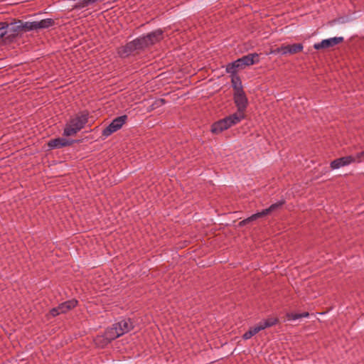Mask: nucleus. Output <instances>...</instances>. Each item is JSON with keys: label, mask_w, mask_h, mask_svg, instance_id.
Instances as JSON below:
<instances>
[{"label": "nucleus", "mask_w": 364, "mask_h": 364, "mask_svg": "<svg viewBox=\"0 0 364 364\" xmlns=\"http://www.w3.org/2000/svg\"><path fill=\"white\" fill-rule=\"evenodd\" d=\"M162 31L159 29L142 36L127 43L125 46H121L117 49V53L121 58H127L135 53L144 50L150 45L159 41L162 38Z\"/></svg>", "instance_id": "nucleus-1"}, {"label": "nucleus", "mask_w": 364, "mask_h": 364, "mask_svg": "<svg viewBox=\"0 0 364 364\" xmlns=\"http://www.w3.org/2000/svg\"><path fill=\"white\" fill-rule=\"evenodd\" d=\"M90 112L87 110L79 112L71 117L65 124L63 129V136H70L76 134L88 122Z\"/></svg>", "instance_id": "nucleus-2"}, {"label": "nucleus", "mask_w": 364, "mask_h": 364, "mask_svg": "<svg viewBox=\"0 0 364 364\" xmlns=\"http://www.w3.org/2000/svg\"><path fill=\"white\" fill-rule=\"evenodd\" d=\"M243 119V116L239 114H232L222 119H220L214 122L211 126V132L215 134H218L223 131L229 129L233 125H235Z\"/></svg>", "instance_id": "nucleus-3"}, {"label": "nucleus", "mask_w": 364, "mask_h": 364, "mask_svg": "<svg viewBox=\"0 0 364 364\" xmlns=\"http://www.w3.org/2000/svg\"><path fill=\"white\" fill-rule=\"evenodd\" d=\"M233 100L237 107V112L235 114L243 116V119H245V112L248 106V99L245 91L233 92Z\"/></svg>", "instance_id": "nucleus-4"}, {"label": "nucleus", "mask_w": 364, "mask_h": 364, "mask_svg": "<svg viewBox=\"0 0 364 364\" xmlns=\"http://www.w3.org/2000/svg\"><path fill=\"white\" fill-rule=\"evenodd\" d=\"M127 119V115H122L114 119L112 122L102 130V136L107 137L114 132L118 131L125 124Z\"/></svg>", "instance_id": "nucleus-5"}, {"label": "nucleus", "mask_w": 364, "mask_h": 364, "mask_svg": "<svg viewBox=\"0 0 364 364\" xmlns=\"http://www.w3.org/2000/svg\"><path fill=\"white\" fill-rule=\"evenodd\" d=\"M259 55L256 53H249L246 55L242 56L240 58L235 60L239 70H243L247 66H250L259 63Z\"/></svg>", "instance_id": "nucleus-6"}, {"label": "nucleus", "mask_w": 364, "mask_h": 364, "mask_svg": "<svg viewBox=\"0 0 364 364\" xmlns=\"http://www.w3.org/2000/svg\"><path fill=\"white\" fill-rule=\"evenodd\" d=\"M344 41L343 37H333L327 39H323L319 43L314 45V48L316 50L326 49L332 48L338 44Z\"/></svg>", "instance_id": "nucleus-7"}, {"label": "nucleus", "mask_w": 364, "mask_h": 364, "mask_svg": "<svg viewBox=\"0 0 364 364\" xmlns=\"http://www.w3.org/2000/svg\"><path fill=\"white\" fill-rule=\"evenodd\" d=\"M113 326L117 328L122 336L134 328V323L131 318H122L119 321L114 323Z\"/></svg>", "instance_id": "nucleus-8"}, {"label": "nucleus", "mask_w": 364, "mask_h": 364, "mask_svg": "<svg viewBox=\"0 0 364 364\" xmlns=\"http://www.w3.org/2000/svg\"><path fill=\"white\" fill-rule=\"evenodd\" d=\"M77 141V140H69L65 138L58 137L49 140L47 144L50 149H55L71 146L73 143Z\"/></svg>", "instance_id": "nucleus-9"}, {"label": "nucleus", "mask_w": 364, "mask_h": 364, "mask_svg": "<svg viewBox=\"0 0 364 364\" xmlns=\"http://www.w3.org/2000/svg\"><path fill=\"white\" fill-rule=\"evenodd\" d=\"M353 163H355V159L352 155H349L332 161L330 164V167L332 170H334L348 166Z\"/></svg>", "instance_id": "nucleus-10"}, {"label": "nucleus", "mask_w": 364, "mask_h": 364, "mask_svg": "<svg viewBox=\"0 0 364 364\" xmlns=\"http://www.w3.org/2000/svg\"><path fill=\"white\" fill-rule=\"evenodd\" d=\"M78 301L76 299H71L63 302L58 305L61 314H65L68 311L74 309L77 305Z\"/></svg>", "instance_id": "nucleus-11"}, {"label": "nucleus", "mask_w": 364, "mask_h": 364, "mask_svg": "<svg viewBox=\"0 0 364 364\" xmlns=\"http://www.w3.org/2000/svg\"><path fill=\"white\" fill-rule=\"evenodd\" d=\"M103 334L107 337V339L111 342L121 336L117 328L113 326V325L112 327L107 328Z\"/></svg>", "instance_id": "nucleus-12"}, {"label": "nucleus", "mask_w": 364, "mask_h": 364, "mask_svg": "<svg viewBox=\"0 0 364 364\" xmlns=\"http://www.w3.org/2000/svg\"><path fill=\"white\" fill-rule=\"evenodd\" d=\"M304 48L302 43H294L291 45L285 46V50L284 51V54H296L299 52H301Z\"/></svg>", "instance_id": "nucleus-13"}, {"label": "nucleus", "mask_w": 364, "mask_h": 364, "mask_svg": "<svg viewBox=\"0 0 364 364\" xmlns=\"http://www.w3.org/2000/svg\"><path fill=\"white\" fill-rule=\"evenodd\" d=\"M53 24H20L18 27L24 31H30L40 28H48Z\"/></svg>", "instance_id": "nucleus-14"}, {"label": "nucleus", "mask_w": 364, "mask_h": 364, "mask_svg": "<svg viewBox=\"0 0 364 364\" xmlns=\"http://www.w3.org/2000/svg\"><path fill=\"white\" fill-rule=\"evenodd\" d=\"M279 323V319L277 317H269L265 320L259 322V325L262 330H264L267 328L272 327L277 325Z\"/></svg>", "instance_id": "nucleus-15"}, {"label": "nucleus", "mask_w": 364, "mask_h": 364, "mask_svg": "<svg viewBox=\"0 0 364 364\" xmlns=\"http://www.w3.org/2000/svg\"><path fill=\"white\" fill-rule=\"evenodd\" d=\"M231 83L234 92L244 90L240 77L238 75L231 76Z\"/></svg>", "instance_id": "nucleus-16"}, {"label": "nucleus", "mask_w": 364, "mask_h": 364, "mask_svg": "<svg viewBox=\"0 0 364 364\" xmlns=\"http://www.w3.org/2000/svg\"><path fill=\"white\" fill-rule=\"evenodd\" d=\"M285 203H286L285 200H284V199L280 200L278 202L272 204L269 208L264 209L262 210H263L264 215H267L272 213V212H274V211L277 210L278 209L281 208L285 204Z\"/></svg>", "instance_id": "nucleus-17"}, {"label": "nucleus", "mask_w": 364, "mask_h": 364, "mask_svg": "<svg viewBox=\"0 0 364 364\" xmlns=\"http://www.w3.org/2000/svg\"><path fill=\"white\" fill-rule=\"evenodd\" d=\"M94 341L97 347L102 348H105L111 343V341L107 339V337H105L104 334L97 336Z\"/></svg>", "instance_id": "nucleus-18"}, {"label": "nucleus", "mask_w": 364, "mask_h": 364, "mask_svg": "<svg viewBox=\"0 0 364 364\" xmlns=\"http://www.w3.org/2000/svg\"><path fill=\"white\" fill-rule=\"evenodd\" d=\"M4 23V21H0ZM4 23H9V21H4ZM10 23H24L22 20L12 18ZM25 23H54L52 18L36 19L33 21H26Z\"/></svg>", "instance_id": "nucleus-19"}, {"label": "nucleus", "mask_w": 364, "mask_h": 364, "mask_svg": "<svg viewBox=\"0 0 364 364\" xmlns=\"http://www.w3.org/2000/svg\"><path fill=\"white\" fill-rule=\"evenodd\" d=\"M93 4L94 2L92 0H79L77 2L73 5V9H81Z\"/></svg>", "instance_id": "nucleus-20"}, {"label": "nucleus", "mask_w": 364, "mask_h": 364, "mask_svg": "<svg viewBox=\"0 0 364 364\" xmlns=\"http://www.w3.org/2000/svg\"><path fill=\"white\" fill-rule=\"evenodd\" d=\"M309 316L308 312H303L301 314H295V313H287L286 316L288 320L295 321L302 318H306Z\"/></svg>", "instance_id": "nucleus-21"}, {"label": "nucleus", "mask_w": 364, "mask_h": 364, "mask_svg": "<svg viewBox=\"0 0 364 364\" xmlns=\"http://www.w3.org/2000/svg\"><path fill=\"white\" fill-rule=\"evenodd\" d=\"M237 70H239V69L235 61L230 63L226 65V72L231 75L230 77L232 75H237Z\"/></svg>", "instance_id": "nucleus-22"}, {"label": "nucleus", "mask_w": 364, "mask_h": 364, "mask_svg": "<svg viewBox=\"0 0 364 364\" xmlns=\"http://www.w3.org/2000/svg\"><path fill=\"white\" fill-rule=\"evenodd\" d=\"M264 216H265V215H264L263 210H262L260 212H257V213L252 215L251 216L248 217L247 219L250 220V222L256 220L257 219L264 217Z\"/></svg>", "instance_id": "nucleus-23"}, {"label": "nucleus", "mask_w": 364, "mask_h": 364, "mask_svg": "<svg viewBox=\"0 0 364 364\" xmlns=\"http://www.w3.org/2000/svg\"><path fill=\"white\" fill-rule=\"evenodd\" d=\"M260 331H262L261 327L259 326V323H257L256 326L250 328L248 331L250 333L252 336L256 335L257 333H259Z\"/></svg>", "instance_id": "nucleus-24"}, {"label": "nucleus", "mask_w": 364, "mask_h": 364, "mask_svg": "<svg viewBox=\"0 0 364 364\" xmlns=\"http://www.w3.org/2000/svg\"><path fill=\"white\" fill-rule=\"evenodd\" d=\"M10 24H0V38L7 33V28Z\"/></svg>", "instance_id": "nucleus-25"}, {"label": "nucleus", "mask_w": 364, "mask_h": 364, "mask_svg": "<svg viewBox=\"0 0 364 364\" xmlns=\"http://www.w3.org/2000/svg\"><path fill=\"white\" fill-rule=\"evenodd\" d=\"M166 103V100L163 98L157 99L152 104L153 108L159 107Z\"/></svg>", "instance_id": "nucleus-26"}, {"label": "nucleus", "mask_w": 364, "mask_h": 364, "mask_svg": "<svg viewBox=\"0 0 364 364\" xmlns=\"http://www.w3.org/2000/svg\"><path fill=\"white\" fill-rule=\"evenodd\" d=\"M284 48H285V46H282L281 47L277 48L275 50H272L271 53H274V54L281 53L282 55H284V51H286Z\"/></svg>", "instance_id": "nucleus-27"}, {"label": "nucleus", "mask_w": 364, "mask_h": 364, "mask_svg": "<svg viewBox=\"0 0 364 364\" xmlns=\"http://www.w3.org/2000/svg\"><path fill=\"white\" fill-rule=\"evenodd\" d=\"M50 314L53 316H58L59 314H61L60 309H58V306L57 307H54L53 309H50Z\"/></svg>", "instance_id": "nucleus-28"}, {"label": "nucleus", "mask_w": 364, "mask_h": 364, "mask_svg": "<svg viewBox=\"0 0 364 364\" xmlns=\"http://www.w3.org/2000/svg\"><path fill=\"white\" fill-rule=\"evenodd\" d=\"M353 159H355V163H360L362 162V158L364 157V155H361V151L359 153H357L355 156H353Z\"/></svg>", "instance_id": "nucleus-29"}, {"label": "nucleus", "mask_w": 364, "mask_h": 364, "mask_svg": "<svg viewBox=\"0 0 364 364\" xmlns=\"http://www.w3.org/2000/svg\"><path fill=\"white\" fill-rule=\"evenodd\" d=\"M248 223H250V220H247L246 218V219H244V220H241L240 222H239L238 226L239 227H243V226L246 225Z\"/></svg>", "instance_id": "nucleus-30"}, {"label": "nucleus", "mask_w": 364, "mask_h": 364, "mask_svg": "<svg viewBox=\"0 0 364 364\" xmlns=\"http://www.w3.org/2000/svg\"><path fill=\"white\" fill-rule=\"evenodd\" d=\"M252 336V335L250 334V333L247 331H246L243 335H242V338L244 340H248L250 338H251Z\"/></svg>", "instance_id": "nucleus-31"}, {"label": "nucleus", "mask_w": 364, "mask_h": 364, "mask_svg": "<svg viewBox=\"0 0 364 364\" xmlns=\"http://www.w3.org/2000/svg\"><path fill=\"white\" fill-rule=\"evenodd\" d=\"M336 21H337V19H333V20L328 21V23H336Z\"/></svg>", "instance_id": "nucleus-32"}, {"label": "nucleus", "mask_w": 364, "mask_h": 364, "mask_svg": "<svg viewBox=\"0 0 364 364\" xmlns=\"http://www.w3.org/2000/svg\"><path fill=\"white\" fill-rule=\"evenodd\" d=\"M107 23H109V22H110V21H109V20H107ZM111 21H112V23H114V22H115V19H112V20H111Z\"/></svg>", "instance_id": "nucleus-33"}, {"label": "nucleus", "mask_w": 364, "mask_h": 364, "mask_svg": "<svg viewBox=\"0 0 364 364\" xmlns=\"http://www.w3.org/2000/svg\"><path fill=\"white\" fill-rule=\"evenodd\" d=\"M361 155H364V150L361 151Z\"/></svg>", "instance_id": "nucleus-34"}]
</instances>
